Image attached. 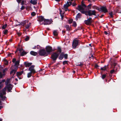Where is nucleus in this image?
Instances as JSON below:
<instances>
[{
  "label": "nucleus",
  "mask_w": 121,
  "mask_h": 121,
  "mask_svg": "<svg viewBox=\"0 0 121 121\" xmlns=\"http://www.w3.org/2000/svg\"><path fill=\"white\" fill-rule=\"evenodd\" d=\"M46 49L47 52L48 54L50 53V52L52 51V48L51 47L47 46L46 47Z\"/></svg>",
  "instance_id": "11"
},
{
  "label": "nucleus",
  "mask_w": 121,
  "mask_h": 121,
  "mask_svg": "<svg viewBox=\"0 0 121 121\" xmlns=\"http://www.w3.org/2000/svg\"><path fill=\"white\" fill-rule=\"evenodd\" d=\"M53 34L54 36H56L58 35V32L57 30H54L53 32Z\"/></svg>",
  "instance_id": "20"
},
{
  "label": "nucleus",
  "mask_w": 121,
  "mask_h": 121,
  "mask_svg": "<svg viewBox=\"0 0 121 121\" xmlns=\"http://www.w3.org/2000/svg\"><path fill=\"white\" fill-rule=\"evenodd\" d=\"M0 121H2L1 119H0Z\"/></svg>",
  "instance_id": "59"
},
{
  "label": "nucleus",
  "mask_w": 121,
  "mask_h": 121,
  "mask_svg": "<svg viewBox=\"0 0 121 121\" xmlns=\"http://www.w3.org/2000/svg\"><path fill=\"white\" fill-rule=\"evenodd\" d=\"M73 6H75V5H73Z\"/></svg>",
  "instance_id": "61"
},
{
  "label": "nucleus",
  "mask_w": 121,
  "mask_h": 121,
  "mask_svg": "<svg viewBox=\"0 0 121 121\" xmlns=\"http://www.w3.org/2000/svg\"><path fill=\"white\" fill-rule=\"evenodd\" d=\"M10 80L9 79H7L5 82V84L7 85L9 83Z\"/></svg>",
  "instance_id": "34"
},
{
  "label": "nucleus",
  "mask_w": 121,
  "mask_h": 121,
  "mask_svg": "<svg viewBox=\"0 0 121 121\" xmlns=\"http://www.w3.org/2000/svg\"><path fill=\"white\" fill-rule=\"evenodd\" d=\"M21 50H20V52H21Z\"/></svg>",
  "instance_id": "60"
},
{
  "label": "nucleus",
  "mask_w": 121,
  "mask_h": 121,
  "mask_svg": "<svg viewBox=\"0 0 121 121\" xmlns=\"http://www.w3.org/2000/svg\"><path fill=\"white\" fill-rule=\"evenodd\" d=\"M86 6L84 4L78 5L77 7V9L82 13H86V12L85 11Z\"/></svg>",
  "instance_id": "2"
},
{
  "label": "nucleus",
  "mask_w": 121,
  "mask_h": 121,
  "mask_svg": "<svg viewBox=\"0 0 121 121\" xmlns=\"http://www.w3.org/2000/svg\"><path fill=\"white\" fill-rule=\"evenodd\" d=\"M38 21L40 22H43V23L44 22V20L45 19H44L43 17L42 16H39L38 18Z\"/></svg>",
  "instance_id": "13"
},
{
  "label": "nucleus",
  "mask_w": 121,
  "mask_h": 121,
  "mask_svg": "<svg viewBox=\"0 0 121 121\" xmlns=\"http://www.w3.org/2000/svg\"><path fill=\"white\" fill-rule=\"evenodd\" d=\"M61 13L60 12V14L61 15V17L62 19V20L63 19V15H61Z\"/></svg>",
  "instance_id": "48"
},
{
  "label": "nucleus",
  "mask_w": 121,
  "mask_h": 121,
  "mask_svg": "<svg viewBox=\"0 0 121 121\" xmlns=\"http://www.w3.org/2000/svg\"><path fill=\"white\" fill-rule=\"evenodd\" d=\"M29 39V37H27L25 39V40L26 41H28Z\"/></svg>",
  "instance_id": "40"
},
{
  "label": "nucleus",
  "mask_w": 121,
  "mask_h": 121,
  "mask_svg": "<svg viewBox=\"0 0 121 121\" xmlns=\"http://www.w3.org/2000/svg\"><path fill=\"white\" fill-rule=\"evenodd\" d=\"M30 54L33 56H35L37 55V53L36 52L33 51H31L30 52Z\"/></svg>",
  "instance_id": "23"
},
{
  "label": "nucleus",
  "mask_w": 121,
  "mask_h": 121,
  "mask_svg": "<svg viewBox=\"0 0 121 121\" xmlns=\"http://www.w3.org/2000/svg\"><path fill=\"white\" fill-rule=\"evenodd\" d=\"M92 8L94 9H96L98 10H99V8L98 7L95 6H94L92 7Z\"/></svg>",
  "instance_id": "27"
},
{
  "label": "nucleus",
  "mask_w": 121,
  "mask_h": 121,
  "mask_svg": "<svg viewBox=\"0 0 121 121\" xmlns=\"http://www.w3.org/2000/svg\"><path fill=\"white\" fill-rule=\"evenodd\" d=\"M15 80L16 81H18V79L17 78H16Z\"/></svg>",
  "instance_id": "54"
},
{
  "label": "nucleus",
  "mask_w": 121,
  "mask_h": 121,
  "mask_svg": "<svg viewBox=\"0 0 121 121\" xmlns=\"http://www.w3.org/2000/svg\"><path fill=\"white\" fill-rule=\"evenodd\" d=\"M81 16V14L80 13H78L76 17L77 18H79Z\"/></svg>",
  "instance_id": "30"
},
{
  "label": "nucleus",
  "mask_w": 121,
  "mask_h": 121,
  "mask_svg": "<svg viewBox=\"0 0 121 121\" xmlns=\"http://www.w3.org/2000/svg\"><path fill=\"white\" fill-rule=\"evenodd\" d=\"M91 4H90L88 5L87 7L88 9H91Z\"/></svg>",
  "instance_id": "41"
},
{
  "label": "nucleus",
  "mask_w": 121,
  "mask_h": 121,
  "mask_svg": "<svg viewBox=\"0 0 121 121\" xmlns=\"http://www.w3.org/2000/svg\"><path fill=\"white\" fill-rule=\"evenodd\" d=\"M71 2H67V3L64 4V10L66 11L68 10V7L71 4Z\"/></svg>",
  "instance_id": "5"
},
{
  "label": "nucleus",
  "mask_w": 121,
  "mask_h": 121,
  "mask_svg": "<svg viewBox=\"0 0 121 121\" xmlns=\"http://www.w3.org/2000/svg\"><path fill=\"white\" fill-rule=\"evenodd\" d=\"M16 59L15 58H13L12 60V62L13 63H15L14 66L16 67V68H17V69L19 65L20 60H18L17 61H16Z\"/></svg>",
  "instance_id": "4"
},
{
  "label": "nucleus",
  "mask_w": 121,
  "mask_h": 121,
  "mask_svg": "<svg viewBox=\"0 0 121 121\" xmlns=\"http://www.w3.org/2000/svg\"><path fill=\"white\" fill-rule=\"evenodd\" d=\"M2 108V107L1 106V102H0V109H1V108Z\"/></svg>",
  "instance_id": "53"
},
{
  "label": "nucleus",
  "mask_w": 121,
  "mask_h": 121,
  "mask_svg": "<svg viewBox=\"0 0 121 121\" xmlns=\"http://www.w3.org/2000/svg\"><path fill=\"white\" fill-rule=\"evenodd\" d=\"M65 31H63V32H64V33H65Z\"/></svg>",
  "instance_id": "56"
},
{
  "label": "nucleus",
  "mask_w": 121,
  "mask_h": 121,
  "mask_svg": "<svg viewBox=\"0 0 121 121\" xmlns=\"http://www.w3.org/2000/svg\"><path fill=\"white\" fill-rule=\"evenodd\" d=\"M7 32H8V30H5L4 31H3L4 34L5 35L7 34Z\"/></svg>",
  "instance_id": "33"
},
{
  "label": "nucleus",
  "mask_w": 121,
  "mask_h": 121,
  "mask_svg": "<svg viewBox=\"0 0 121 121\" xmlns=\"http://www.w3.org/2000/svg\"><path fill=\"white\" fill-rule=\"evenodd\" d=\"M35 66L34 65H32L29 69V70L30 71V72L34 73L35 72V71L34 69Z\"/></svg>",
  "instance_id": "12"
},
{
  "label": "nucleus",
  "mask_w": 121,
  "mask_h": 121,
  "mask_svg": "<svg viewBox=\"0 0 121 121\" xmlns=\"http://www.w3.org/2000/svg\"><path fill=\"white\" fill-rule=\"evenodd\" d=\"M106 75L105 74H103L102 75V78L103 79H104L106 77Z\"/></svg>",
  "instance_id": "37"
},
{
  "label": "nucleus",
  "mask_w": 121,
  "mask_h": 121,
  "mask_svg": "<svg viewBox=\"0 0 121 121\" xmlns=\"http://www.w3.org/2000/svg\"><path fill=\"white\" fill-rule=\"evenodd\" d=\"M7 24H5V25H3L2 27V28L3 29H5L7 26Z\"/></svg>",
  "instance_id": "36"
},
{
  "label": "nucleus",
  "mask_w": 121,
  "mask_h": 121,
  "mask_svg": "<svg viewBox=\"0 0 121 121\" xmlns=\"http://www.w3.org/2000/svg\"><path fill=\"white\" fill-rule=\"evenodd\" d=\"M5 82V80L4 79H3L0 82V88H1L4 85V82Z\"/></svg>",
  "instance_id": "18"
},
{
  "label": "nucleus",
  "mask_w": 121,
  "mask_h": 121,
  "mask_svg": "<svg viewBox=\"0 0 121 121\" xmlns=\"http://www.w3.org/2000/svg\"><path fill=\"white\" fill-rule=\"evenodd\" d=\"M88 0V1L89 2H91V1H90V0Z\"/></svg>",
  "instance_id": "58"
},
{
  "label": "nucleus",
  "mask_w": 121,
  "mask_h": 121,
  "mask_svg": "<svg viewBox=\"0 0 121 121\" xmlns=\"http://www.w3.org/2000/svg\"><path fill=\"white\" fill-rule=\"evenodd\" d=\"M73 0H69V2H70V1H72Z\"/></svg>",
  "instance_id": "55"
},
{
  "label": "nucleus",
  "mask_w": 121,
  "mask_h": 121,
  "mask_svg": "<svg viewBox=\"0 0 121 121\" xmlns=\"http://www.w3.org/2000/svg\"><path fill=\"white\" fill-rule=\"evenodd\" d=\"M23 71H22L21 72H17V75L18 77H19L22 75L23 73Z\"/></svg>",
  "instance_id": "19"
},
{
  "label": "nucleus",
  "mask_w": 121,
  "mask_h": 121,
  "mask_svg": "<svg viewBox=\"0 0 121 121\" xmlns=\"http://www.w3.org/2000/svg\"><path fill=\"white\" fill-rule=\"evenodd\" d=\"M67 56L68 55L67 54H65L64 55V56L65 59H67Z\"/></svg>",
  "instance_id": "39"
},
{
  "label": "nucleus",
  "mask_w": 121,
  "mask_h": 121,
  "mask_svg": "<svg viewBox=\"0 0 121 121\" xmlns=\"http://www.w3.org/2000/svg\"><path fill=\"white\" fill-rule=\"evenodd\" d=\"M59 54L57 53H55L53 54L51 56V57L54 60H55L58 57Z\"/></svg>",
  "instance_id": "6"
},
{
  "label": "nucleus",
  "mask_w": 121,
  "mask_h": 121,
  "mask_svg": "<svg viewBox=\"0 0 121 121\" xmlns=\"http://www.w3.org/2000/svg\"><path fill=\"white\" fill-rule=\"evenodd\" d=\"M27 53L26 52H25L24 51H23L21 53V56H23L26 54Z\"/></svg>",
  "instance_id": "26"
},
{
  "label": "nucleus",
  "mask_w": 121,
  "mask_h": 121,
  "mask_svg": "<svg viewBox=\"0 0 121 121\" xmlns=\"http://www.w3.org/2000/svg\"><path fill=\"white\" fill-rule=\"evenodd\" d=\"M64 54L63 53H62L60 55L59 59L60 60L62 59L63 58Z\"/></svg>",
  "instance_id": "25"
},
{
  "label": "nucleus",
  "mask_w": 121,
  "mask_h": 121,
  "mask_svg": "<svg viewBox=\"0 0 121 121\" xmlns=\"http://www.w3.org/2000/svg\"><path fill=\"white\" fill-rule=\"evenodd\" d=\"M7 70L6 69H5L3 71V74L2 75V73L1 72L0 73V77L1 78L2 77L3 75H5V73L6 71V70Z\"/></svg>",
  "instance_id": "22"
},
{
  "label": "nucleus",
  "mask_w": 121,
  "mask_h": 121,
  "mask_svg": "<svg viewBox=\"0 0 121 121\" xmlns=\"http://www.w3.org/2000/svg\"><path fill=\"white\" fill-rule=\"evenodd\" d=\"M65 27L66 28L67 30L69 31L71 30L70 27L69 25H66L65 26Z\"/></svg>",
  "instance_id": "21"
},
{
  "label": "nucleus",
  "mask_w": 121,
  "mask_h": 121,
  "mask_svg": "<svg viewBox=\"0 0 121 121\" xmlns=\"http://www.w3.org/2000/svg\"><path fill=\"white\" fill-rule=\"evenodd\" d=\"M108 68V66H105L101 68V69L102 70H106V69Z\"/></svg>",
  "instance_id": "24"
},
{
  "label": "nucleus",
  "mask_w": 121,
  "mask_h": 121,
  "mask_svg": "<svg viewBox=\"0 0 121 121\" xmlns=\"http://www.w3.org/2000/svg\"><path fill=\"white\" fill-rule=\"evenodd\" d=\"M17 0L18 3H20L22 0Z\"/></svg>",
  "instance_id": "46"
},
{
  "label": "nucleus",
  "mask_w": 121,
  "mask_h": 121,
  "mask_svg": "<svg viewBox=\"0 0 121 121\" xmlns=\"http://www.w3.org/2000/svg\"><path fill=\"white\" fill-rule=\"evenodd\" d=\"M91 44H89V45L91 47Z\"/></svg>",
  "instance_id": "57"
},
{
  "label": "nucleus",
  "mask_w": 121,
  "mask_h": 121,
  "mask_svg": "<svg viewBox=\"0 0 121 121\" xmlns=\"http://www.w3.org/2000/svg\"><path fill=\"white\" fill-rule=\"evenodd\" d=\"M77 24L76 22H73V26L75 27L77 26Z\"/></svg>",
  "instance_id": "29"
},
{
  "label": "nucleus",
  "mask_w": 121,
  "mask_h": 121,
  "mask_svg": "<svg viewBox=\"0 0 121 121\" xmlns=\"http://www.w3.org/2000/svg\"><path fill=\"white\" fill-rule=\"evenodd\" d=\"M30 25L29 24H28L26 26V28H28L30 27Z\"/></svg>",
  "instance_id": "43"
},
{
  "label": "nucleus",
  "mask_w": 121,
  "mask_h": 121,
  "mask_svg": "<svg viewBox=\"0 0 121 121\" xmlns=\"http://www.w3.org/2000/svg\"><path fill=\"white\" fill-rule=\"evenodd\" d=\"M4 98L5 99V97H4Z\"/></svg>",
  "instance_id": "62"
},
{
  "label": "nucleus",
  "mask_w": 121,
  "mask_h": 121,
  "mask_svg": "<svg viewBox=\"0 0 121 121\" xmlns=\"http://www.w3.org/2000/svg\"><path fill=\"white\" fill-rule=\"evenodd\" d=\"M89 16H91L92 15H95L96 14V11L95 10H90L87 12Z\"/></svg>",
  "instance_id": "8"
},
{
  "label": "nucleus",
  "mask_w": 121,
  "mask_h": 121,
  "mask_svg": "<svg viewBox=\"0 0 121 121\" xmlns=\"http://www.w3.org/2000/svg\"><path fill=\"white\" fill-rule=\"evenodd\" d=\"M58 51L59 52H60V53L61 52V48H60L59 47H58Z\"/></svg>",
  "instance_id": "44"
},
{
  "label": "nucleus",
  "mask_w": 121,
  "mask_h": 121,
  "mask_svg": "<svg viewBox=\"0 0 121 121\" xmlns=\"http://www.w3.org/2000/svg\"><path fill=\"white\" fill-rule=\"evenodd\" d=\"M68 63V61H65L63 62V64L64 65H65Z\"/></svg>",
  "instance_id": "38"
},
{
  "label": "nucleus",
  "mask_w": 121,
  "mask_h": 121,
  "mask_svg": "<svg viewBox=\"0 0 121 121\" xmlns=\"http://www.w3.org/2000/svg\"><path fill=\"white\" fill-rule=\"evenodd\" d=\"M52 22V20L51 19H45L44 20L43 23L44 25H48L51 24Z\"/></svg>",
  "instance_id": "9"
},
{
  "label": "nucleus",
  "mask_w": 121,
  "mask_h": 121,
  "mask_svg": "<svg viewBox=\"0 0 121 121\" xmlns=\"http://www.w3.org/2000/svg\"><path fill=\"white\" fill-rule=\"evenodd\" d=\"M101 10L104 13H106L108 12V10L106 7H102L100 8Z\"/></svg>",
  "instance_id": "14"
},
{
  "label": "nucleus",
  "mask_w": 121,
  "mask_h": 121,
  "mask_svg": "<svg viewBox=\"0 0 121 121\" xmlns=\"http://www.w3.org/2000/svg\"><path fill=\"white\" fill-rule=\"evenodd\" d=\"M25 8V7H24V6H22L21 8V10H23Z\"/></svg>",
  "instance_id": "45"
},
{
  "label": "nucleus",
  "mask_w": 121,
  "mask_h": 121,
  "mask_svg": "<svg viewBox=\"0 0 121 121\" xmlns=\"http://www.w3.org/2000/svg\"><path fill=\"white\" fill-rule=\"evenodd\" d=\"M109 14L111 16V17H112V12L110 13H109Z\"/></svg>",
  "instance_id": "49"
},
{
  "label": "nucleus",
  "mask_w": 121,
  "mask_h": 121,
  "mask_svg": "<svg viewBox=\"0 0 121 121\" xmlns=\"http://www.w3.org/2000/svg\"><path fill=\"white\" fill-rule=\"evenodd\" d=\"M31 15L33 16H34L36 15V13L34 12H33L31 13Z\"/></svg>",
  "instance_id": "31"
},
{
  "label": "nucleus",
  "mask_w": 121,
  "mask_h": 121,
  "mask_svg": "<svg viewBox=\"0 0 121 121\" xmlns=\"http://www.w3.org/2000/svg\"><path fill=\"white\" fill-rule=\"evenodd\" d=\"M78 41L76 39H74L72 43V47L73 48H75L78 46Z\"/></svg>",
  "instance_id": "3"
},
{
  "label": "nucleus",
  "mask_w": 121,
  "mask_h": 121,
  "mask_svg": "<svg viewBox=\"0 0 121 121\" xmlns=\"http://www.w3.org/2000/svg\"><path fill=\"white\" fill-rule=\"evenodd\" d=\"M73 21V20L72 19H70L68 20L69 23V24H71L72 23Z\"/></svg>",
  "instance_id": "32"
},
{
  "label": "nucleus",
  "mask_w": 121,
  "mask_h": 121,
  "mask_svg": "<svg viewBox=\"0 0 121 121\" xmlns=\"http://www.w3.org/2000/svg\"><path fill=\"white\" fill-rule=\"evenodd\" d=\"M92 19L89 18L87 20L85 21V23L87 25H89L91 24L92 22Z\"/></svg>",
  "instance_id": "10"
},
{
  "label": "nucleus",
  "mask_w": 121,
  "mask_h": 121,
  "mask_svg": "<svg viewBox=\"0 0 121 121\" xmlns=\"http://www.w3.org/2000/svg\"><path fill=\"white\" fill-rule=\"evenodd\" d=\"M30 3L33 5H35L37 3V0H31L30 1Z\"/></svg>",
  "instance_id": "17"
},
{
  "label": "nucleus",
  "mask_w": 121,
  "mask_h": 121,
  "mask_svg": "<svg viewBox=\"0 0 121 121\" xmlns=\"http://www.w3.org/2000/svg\"><path fill=\"white\" fill-rule=\"evenodd\" d=\"M39 54L41 56H46L48 55L44 50H40L39 51Z\"/></svg>",
  "instance_id": "7"
},
{
  "label": "nucleus",
  "mask_w": 121,
  "mask_h": 121,
  "mask_svg": "<svg viewBox=\"0 0 121 121\" xmlns=\"http://www.w3.org/2000/svg\"><path fill=\"white\" fill-rule=\"evenodd\" d=\"M7 88L8 91H10L12 89V86L11 85H9L6 86L4 88L2 89V91L0 92V97L2 98V99L3 98V95L6 94L5 91Z\"/></svg>",
  "instance_id": "1"
},
{
  "label": "nucleus",
  "mask_w": 121,
  "mask_h": 121,
  "mask_svg": "<svg viewBox=\"0 0 121 121\" xmlns=\"http://www.w3.org/2000/svg\"><path fill=\"white\" fill-rule=\"evenodd\" d=\"M114 69H112L110 71V73L111 74L113 73L114 72Z\"/></svg>",
  "instance_id": "42"
},
{
  "label": "nucleus",
  "mask_w": 121,
  "mask_h": 121,
  "mask_svg": "<svg viewBox=\"0 0 121 121\" xmlns=\"http://www.w3.org/2000/svg\"><path fill=\"white\" fill-rule=\"evenodd\" d=\"M26 1H25L22 0V1L21 2V4L22 5H23L25 4L26 3Z\"/></svg>",
  "instance_id": "35"
},
{
  "label": "nucleus",
  "mask_w": 121,
  "mask_h": 121,
  "mask_svg": "<svg viewBox=\"0 0 121 121\" xmlns=\"http://www.w3.org/2000/svg\"><path fill=\"white\" fill-rule=\"evenodd\" d=\"M24 64L25 67H29L32 64V63H28L27 62H25Z\"/></svg>",
  "instance_id": "15"
},
{
  "label": "nucleus",
  "mask_w": 121,
  "mask_h": 121,
  "mask_svg": "<svg viewBox=\"0 0 121 121\" xmlns=\"http://www.w3.org/2000/svg\"><path fill=\"white\" fill-rule=\"evenodd\" d=\"M33 73L30 72L28 73L27 74V77L28 78H30L31 76L32 75V73Z\"/></svg>",
  "instance_id": "28"
},
{
  "label": "nucleus",
  "mask_w": 121,
  "mask_h": 121,
  "mask_svg": "<svg viewBox=\"0 0 121 121\" xmlns=\"http://www.w3.org/2000/svg\"><path fill=\"white\" fill-rule=\"evenodd\" d=\"M104 33L106 35L108 34V33L106 31H105L104 32Z\"/></svg>",
  "instance_id": "50"
},
{
  "label": "nucleus",
  "mask_w": 121,
  "mask_h": 121,
  "mask_svg": "<svg viewBox=\"0 0 121 121\" xmlns=\"http://www.w3.org/2000/svg\"><path fill=\"white\" fill-rule=\"evenodd\" d=\"M5 64L6 65H7L8 64V61L6 60H5Z\"/></svg>",
  "instance_id": "47"
},
{
  "label": "nucleus",
  "mask_w": 121,
  "mask_h": 121,
  "mask_svg": "<svg viewBox=\"0 0 121 121\" xmlns=\"http://www.w3.org/2000/svg\"><path fill=\"white\" fill-rule=\"evenodd\" d=\"M17 68H15V69H13L10 72V73L11 74V75H14V74L16 72V71L17 70Z\"/></svg>",
  "instance_id": "16"
},
{
  "label": "nucleus",
  "mask_w": 121,
  "mask_h": 121,
  "mask_svg": "<svg viewBox=\"0 0 121 121\" xmlns=\"http://www.w3.org/2000/svg\"><path fill=\"white\" fill-rule=\"evenodd\" d=\"M21 33H17V35L19 36H20L21 35Z\"/></svg>",
  "instance_id": "51"
},
{
  "label": "nucleus",
  "mask_w": 121,
  "mask_h": 121,
  "mask_svg": "<svg viewBox=\"0 0 121 121\" xmlns=\"http://www.w3.org/2000/svg\"><path fill=\"white\" fill-rule=\"evenodd\" d=\"M11 54L10 53H9L8 54V56H11Z\"/></svg>",
  "instance_id": "52"
}]
</instances>
